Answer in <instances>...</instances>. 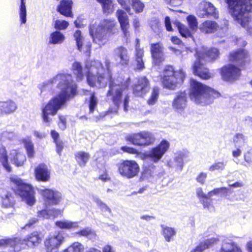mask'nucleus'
<instances>
[{"instance_id": "obj_26", "label": "nucleus", "mask_w": 252, "mask_h": 252, "mask_svg": "<svg viewBox=\"0 0 252 252\" xmlns=\"http://www.w3.org/2000/svg\"><path fill=\"white\" fill-rule=\"evenodd\" d=\"M0 162L7 172L12 171V168L9 163L8 155L5 146H0Z\"/></svg>"}, {"instance_id": "obj_54", "label": "nucleus", "mask_w": 252, "mask_h": 252, "mask_svg": "<svg viewBox=\"0 0 252 252\" xmlns=\"http://www.w3.org/2000/svg\"><path fill=\"white\" fill-rule=\"evenodd\" d=\"M164 2L172 7H177L181 5L184 0H163Z\"/></svg>"}, {"instance_id": "obj_40", "label": "nucleus", "mask_w": 252, "mask_h": 252, "mask_svg": "<svg viewBox=\"0 0 252 252\" xmlns=\"http://www.w3.org/2000/svg\"><path fill=\"white\" fill-rule=\"evenodd\" d=\"M203 10L204 13L202 14L203 16L207 17L212 15L215 12L216 8L212 3L210 2L203 1Z\"/></svg>"}, {"instance_id": "obj_22", "label": "nucleus", "mask_w": 252, "mask_h": 252, "mask_svg": "<svg viewBox=\"0 0 252 252\" xmlns=\"http://www.w3.org/2000/svg\"><path fill=\"white\" fill-rule=\"evenodd\" d=\"M98 25L109 36L115 34L118 32V29L116 28V22L114 19H104L101 21Z\"/></svg>"}, {"instance_id": "obj_9", "label": "nucleus", "mask_w": 252, "mask_h": 252, "mask_svg": "<svg viewBox=\"0 0 252 252\" xmlns=\"http://www.w3.org/2000/svg\"><path fill=\"white\" fill-rule=\"evenodd\" d=\"M117 171L123 178L130 179L137 176L140 167L137 162L132 159H124L117 164Z\"/></svg>"}, {"instance_id": "obj_1", "label": "nucleus", "mask_w": 252, "mask_h": 252, "mask_svg": "<svg viewBox=\"0 0 252 252\" xmlns=\"http://www.w3.org/2000/svg\"><path fill=\"white\" fill-rule=\"evenodd\" d=\"M104 64L105 67L101 62H94L92 66L96 69V73L88 71L86 74L87 83L90 87L99 89L108 86L106 96L110 98L116 107L119 108L122 102L123 92L128 88L130 79L128 78L126 81L115 80L110 70V61L106 59Z\"/></svg>"}, {"instance_id": "obj_47", "label": "nucleus", "mask_w": 252, "mask_h": 252, "mask_svg": "<svg viewBox=\"0 0 252 252\" xmlns=\"http://www.w3.org/2000/svg\"><path fill=\"white\" fill-rule=\"evenodd\" d=\"M97 104V100L94 93L91 94L89 101V113H93Z\"/></svg>"}, {"instance_id": "obj_31", "label": "nucleus", "mask_w": 252, "mask_h": 252, "mask_svg": "<svg viewBox=\"0 0 252 252\" xmlns=\"http://www.w3.org/2000/svg\"><path fill=\"white\" fill-rule=\"evenodd\" d=\"M55 225L62 229L71 230L78 227V222L66 220H58L55 222Z\"/></svg>"}, {"instance_id": "obj_35", "label": "nucleus", "mask_w": 252, "mask_h": 252, "mask_svg": "<svg viewBox=\"0 0 252 252\" xmlns=\"http://www.w3.org/2000/svg\"><path fill=\"white\" fill-rule=\"evenodd\" d=\"M144 56V50L141 48H137L135 53V59L136 61V68L138 70H142L145 68L144 63L143 61Z\"/></svg>"}, {"instance_id": "obj_48", "label": "nucleus", "mask_w": 252, "mask_h": 252, "mask_svg": "<svg viewBox=\"0 0 252 252\" xmlns=\"http://www.w3.org/2000/svg\"><path fill=\"white\" fill-rule=\"evenodd\" d=\"M20 17L21 24H25L26 22V7L24 0H20Z\"/></svg>"}, {"instance_id": "obj_64", "label": "nucleus", "mask_w": 252, "mask_h": 252, "mask_svg": "<svg viewBox=\"0 0 252 252\" xmlns=\"http://www.w3.org/2000/svg\"><path fill=\"white\" fill-rule=\"evenodd\" d=\"M247 44L246 41L242 38H236L235 40V44L237 46L244 47Z\"/></svg>"}, {"instance_id": "obj_39", "label": "nucleus", "mask_w": 252, "mask_h": 252, "mask_svg": "<svg viewBox=\"0 0 252 252\" xmlns=\"http://www.w3.org/2000/svg\"><path fill=\"white\" fill-rule=\"evenodd\" d=\"M141 133L140 132L128 135L126 137V140L134 145L141 146Z\"/></svg>"}, {"instance_id": "obj_41", "label": "nucleus", "mask_w": 252, "mask_h": 252, "mask_svg": "<svg viewBox=\"0 0 252 252\" xmlns=\"http://www.w3.org/2000/svg\"><path fill=\"white\" fill-rule=\"evenodd\" d=\"M212 244L213 243L209 240L201 242L194 249L191 250L190 252H202L203 251L211 247Z\"/></svg>"}, {"instance_id": "obj_3", "label": "nucleus", "mask_w": 252, "mask_h": 252, "mask_svg": "<svg viewBox=\"0 0 252 252\" xmlns=\"http://www.w3.org/2000/svg\"><path fill=\"white\" fill-rule=\"evenodd\" d=\"M67 76L70 75H61V81L58 85V87L61 92L56 96L52 97L43 107L41 110V116L43 122L49 126L52 119L50 116H55L58 111L65 104L67 100L68 94L69 92L72 95L77 93L76 87L72 84V80L67 79Z\"/></svg>"}, {"instance_id": "obj_53", "label": "nucleus", "mask_w": 252, "mask_h": 252, "mask_svg": "<svg viewBox=\"0 0 252 252\" xmlns=\"http://www.w3.org/2000/svg\"><path fill=\"white\" fill-rule=\"evenodd\" d=\"M76 234L80 236L88 237L93 235V232L90 228L87 227L78 231Z\"/></svg>"}, {"instance_id": "obj_43", "label": "nucleus", "mask_w": 252, "mask_h": 252, "mask_svg": "<svg viewBox=\"0 0 252 252\" xmlns=\"http://www.w3.org/2000/svg\"><path fill=\"white\" fill-rule=\"evenodd\" d=\"M97 2L101 4L104 13H109L112 11L113 5L111 0H100Z\"/></svg>"}, {"instance_id": "obj_28", "label": "nucleus", "mask_w": 252, "mask_h": 252, "mask_svg": "<svg viewBox=\"0 0 252 252\" xmlns=\"http://www.w3.org/2000/svg\"><path fill=\"white\" fill-rule=\"evenodd\" d=\"M50 134L53 142L56 145V152L59 156H61L64 146L63 142L60 139V135L55 130H51Z\"/></svg>"}, {"instance_id": "obj_5", "label": "nucleus", "mask_w": 252, "mask_h": 252, "mask_svg": "<svg viewBox=\"0 0 252 252\" xmlns=\"http://www.w3.org/2000/svg\"><path fill=\"white\" fill-rule=\"evenodd\" d=\"M220 55L219 49L215 47H211L202 52H196L195 54L196 59L191 66L193 74L202 80L212 79L214 74L204 62H213L219 58Z\"/></svg>"}, {"instance_id": "obj_29", "label": "nucleus", "mask_w": 252, "mask_h": 252, "mask_svg": "<svg viewBox=\"0 0 252 252\" xmlns=\"http://www.w3.org/2000/svg\"><path fill=\"white\" fill-rule=\"evenodd\" d=\"M26 160V155L23 152H20L18 150H15V152L11 158V161L16 166H22L24 165Z\"/></svg>"}, {"instance_id": "obj_58", "label": "nucleus", "mask_w": 252, "mask_h": 252, "mask_svg": "<svg viewBox=\"0 0 252 252\" xmlns=\"http://www.w3.org/2000/svg\"><path fill=\"white\" fill-rule=\"evenodd\" d=\"M244 160L248 165H252V152L251 151H247L244 155Z\"/></svg>"}, {"instance_id": "obj_61", "label": "nucleus", "mask_w": 252, "mask_h": 252, "mask_svg": "<svg viewBox=\"0 0 252 252\" xmlns=\"http://www.w3.org/2000/svg\"><path fill=\"white\" fill-rule=\"evenodd\" d=\"M12 240L10 238L0 239V247H5L11 244Z\"/></svg>"}, {"instance_id": "obj_18", "label": "nucleus", "mask_w": 252, "mask_h": 252, "mask_svg": "<svg viewBox=\"0 0 252 252\" xmlns=\"http://www.w3.org/2000/svg\"><path fill=\"white\" fill-rule=\"evenodd\" d=\"M34 175L36 181L46 182L50 179L51 172L46 164L41 163L35 167Z\"/></svg>"}, {"instance_id": "obj_34", "label": "nucleus", "mask_w": 252, "mask_h": 252, "mask_svg": "<svg viewBox=\"0 0 252 252\" xmlns=\"http://www.w3.org/2000/svg\"><path fill=\"white\" fill-rule=\"evenodd\" d=\"M71 70L75 75L76 79L81 81L84 77L82 66L80 62H74L72 65Z\"/></svg>"}, {"instance_id": "obj_60", "label": "nucleus", "mask_w": 252, "mask_h": 252, "mask_svg": "<svg viewBox=\"0 0 252 252\" xmlns=\"http://www.w3.org/2000/svg\"><path fill=\"white\" fill-rule=\"evenodd\" d=\"M98 179L104 182L110 181L111 180V178L109 176L108 172L106 169L98 176Z\"/></svg>"}, {"instance_id": "obj_46", "label": "nucleus", "mask_w": 252, "mask_h": 252, "mask_svg": "<svg viewBox=\"0 0 252 252\" xmlns=\"http://www.w3.org/2000/svg\"><path fill=\"white\" fill-rule=\"evenodd\" d=\"M69 25L68 22L66 20L57 19L54 22V28L56 30V31H60L66 30Z\"/></svg>"}, {"instance_id": "obj_6", "label": "nucleus", "mask_w": 252, "mask_h": 252, "mask_svg": "<svg viewBox=\"0 0 252 252\" xmlns=\"http://www.w3.org/2000/svg\"><path fill=\"white\" fill-rule=\"evenodd\" d=\"M224 0L233 20L248 32L252 33V17L249 14L252 11V0Z\"/></svg>"}, {"instance_id": "obj_38", "label": "nucleus", "mask_w": 252, "mask_h": 252, "mask_svg": "<svg viewBox=\"0 0 252 252\" xmlns=\"http://www.w3.org/2000/svg\"><path fill=\"white\" fill-rule=\"evenodd\" d=\"M84 251V245L80 242H74L70 245L63 252H83Z\"/></svg>"}, {"instance_id": "obj_50", "label": "nucleus", "mask_w": 252, "mask_h": 252, "mask_svg": "<svg viewBox=\"0 0 252 252\" xmlns=\"http://www.w3.org/2000/svg\"><path fill=\"white\" fill-rule=\"evenodd\" d=\"M230 191L229 189L226 187H220L215 188L213 190L209 191L208 192V195L210 196H212L213 195H216L220 193H223L225 195H227Z\"/></svg>"}, {"instance_id": "obj_62", "label": "nucleus", "mask_w": 252, "mask_h": 252, "mask_svg": "<svg viewBox=\"0 0 252 252\" xmlns=\"http://www.w3.org/2000/svg\"><path fill=\"white\" fill-rule=\"evenodd\" d=\"M130 101V97L128 94H126L123 100V106H124V110L126 112L128 110V104Z\"/></svg>"}, {"instance_id": "obj_14", "label": "nucleus", "mask_w": 252, "mask_h": 252, "mask_svg": "<svg viewBox=\"0 0 252 252\" xmlns=\"http://www.w3.org/2000/svg\"><path fill=\"white\" fill-rule=\"evenodd\" d=\"M118 3L127 12L132 9L135 13L142 12L145 8V4L141 0H117Z\"/></svg>"}, {"instance_id": "obj_11", "label": "nucleus", "mask_w": 252, "mask_h": 252, "mask_svg": "<svg viewBox=\"0 0 252 252\" xmlns=\"http://www.w3.org/2000/svg\"><path fill=\"white\" fill-rule=\"evenodd\" d=\"M43 236L40 231H33L22 239H19L18 244L25 245L30 248L38 246L42 242Z\"/></svg>"}, {"instance_id": "obj_63", "label": "nucleus", "mask_w": 252, "mask_h": 252, "mask_svg": "<svg viewBox=\"0 0 252 252\" xmlns=\"http://www.w3.org/2000/svg\"><path fill=\"white\" fill-rule=\"evenodd\" d=\"M95 202L101 209H103L105 210H110V209L108 208V207L99 199H96L95 200Z\"/></svg>"}, {"instance_id": "obj_37", "label": "nucleus", "mask_w": 252, "mask_h": 252, "mask_svg": "<svg viewBox=\"0 0 252 252\" xmlns=\"http://www.w3.org/2000/svg\"><path fill=\"white\" fill-rule=\"evenodd\" d=\"M23 142L28 157L29 158H33L35 155V151L32 142L31 140L27 139L24 140Z\"/></svg>"}, {"instance_id": "obj_42", "label": "nucleus", "mask_w": 252, "mask_h": 252, "mask_svg": "<svg viewBox=\"0 0 252 252\" xmlns=\"http://www.w3.org/2000/svg\"><path fill=\"white\" fill-rule=\"evenodd\" d=\"M159 94V89L158 87H154L150 97L147 100V103L149 105L155 104L157 101Z\"/></svg>"}, {"instance_id": "obj_27", "label": "nucleus", "mask_w": 252, "mask_h": 252, "mask_svg": "<svg viewBox=\"0 0 252 252\" xmlns=\"http://www.w3.org/2000/svg\"><path fill=\"white\" fill-rule=\"evenodd\" d=\"M90 158V154L85 151H79L74 155V158L77 163L81 167L86 166Z\"/></svg>"}, {"instance_id": "obj_51", "label": "nucleus", "mask_w": 252, "mask_h": 252, "mask_svg": "<svg viewBox=\"0 0 252 252\" xmlns=\"http://www.w3.org/2000/svg\"><path fill=\"white\" fill-rule=\"evenodd\" d=\"M225 168V164L223 161L216 162L209 167V170L213 172L214 171H221Z\"/></svg>"}, {"instance_id": "obj_45", "label": "nucleus", "mask_w": 252, "mask_h": 252, "mask_svg": "<svg viewBox=\"0 0 252 252\" xmlns=\"http://www.w3.org/2000/svg\"><path fill=\"white\" fill-rule=\"evenodd\" d=\"M73 36L76 41L77 49L81 51L83 45V37L82 35L81 31L79 30H76L74 32Z\"/></svg>"}, {"instance_id": "obj_15", "label": "nucleus", "mask_w": 252, "mask_h": 252, "mask_svg": "<svg viewBox=\"0 0 252 252\" xmlns=\"http://www.w3.org/2000/svg\"><path fill=\"white\" fill-rule=\"evenodd\" d=\"M39 193L44 201L51 205L59 204L62 198V194L59 191L50 189H41Z\"/></svg>"}, {"instance_id": "obj_8", "label": "nucleus", "mask_w": 252, "mask_h": 252, "mask_svg": "<svg viewBox=\"0 0 252 252\" xmlns=\"http://www.w3.org/2000/svg\"><path fill=\"white\" fill-rule=\"evenodd\" d=\"M186 76V73L182 69L176 70L172 65H167L163 69L160 80L163 88L174 90L183 84Z\"/></svg>"}, {"instance_id": "obj_36", "label": "nucleus", "mask_w": 252, "mask_h": 252, "mask_svg": "<svg viewBox=\"0 0 252 252\" xmlns=\"http://www.w3.org/2000/svg\"><path fill=\"white\" fill-rule=\"evenodd\" d=\"M162 234L167 242H170L173 236L176 235V232L174 228L161 225Z\"/></svg>"}, {"instance_id": "obj_13", "label": "nucleus", "mask_w": 252, "mask_h": 252, "mask_svg": "<svg viewBox=\"0 0 252 252\" xmlns=\"http://www.w3.org/2000/svg\"><path fill=\"white\" fill-rule=\"evenodd\" d=\"M63 240L64 237L60 233L55 235L48 236L44 241L46 252H58Z\"/></svg>"}, {"instance_id": "obj_2", "label": "nucleus", "mask_w": 252, "mask_h": 252, "mask_svg": "<svg viewBox=\"0 0 252 252\" xmlns=\"http://www.w3.org/2000/svg\"><path fill=\"white\" fill-rule=\"evenodd\" d=\"M228 63L219 69L221 79L226 82L234 83L238 80L242 75V69H245L252 62V57L249 51L244 48L230 52L228 55Z\"/></svg>"}, {"instance_id": "obj_25", "label": "nucleus", "mask_w": 252, "mask_h": 252, "mask_svg": "<svg viewBox=\"0 0 252 252\" xmlns=\"http://www.w3.org/2000/svg\"><path fill=\"white\" fill-rule=\"evenodd\" d=\"M219 25L215 21L207 20L202 22L199 27L202 32L205 33H212L217 31Z\"/></svg>"}, {"instance_id": "obj_19", "label": "nucleus", "mask_w": 252, "mask_h": 252, "mask_svg": "<svg viewBox=\"0 0 252 252\" xmlns=\"http://www.w3.org/2000/svg\"><path fill=\"white\" fill-rule=\"evenodd\" d=\"M72 0H60L57 6L56 11L65 17H73Z\"/></svg>"}, {"instance_id": "obj_59", "label": "nucleus", "mask_w": 252, "mask_h": 252, "mask_svg": "<svg viewBox=\"0 0 252 252\" xmlns=\"http://www.w3.org/2000/svg\"><path fill=\"white\" fill-rule=\"evenodd\" d=\"M207 174L206 173L201 172L199 174V175L196 177V181L199 183L200 184L203 185L205 182L206 179L207 178Z\"/></svg>"}, {"instance_id": "obj_44", "label": "nucleus", "mask_w": 252, "mask_h": 252, "mask_svg": "<svg viewBox=\"0 0 252 252\" xmlns=\"http://www.w3.org/2000/svg\"><path fill=\"white\" fill-rule=\"evenodd\" d=\"M177 27L181 35L184 37L187 38L191 36V33L188 28L184 24L178 22Z\"/></svg>"}, {"instance_id": "obj_30", "label": "nucleus", "mask_w": 252, "mask_h": 252, "mask_svg": "<svg viewBox=\"0 0 252 252\" xmlns=\"http://www.w3.org/2000/svg\"><path fill=\"white\" fill-rule=\"evenodd\" d=\"M219 252H242L240 248L234 242H226L222 244Z\"/></svg>"}, {"instance_id": "obj_57", "label": "nucleus", "mask_w": 252, "mask_h": 252, "mask_svg": "<svg viewBox=\"0 0 252 252\" xmlns=\"http://www.w3.org/2000/svg\"><path fill=\"white\" fill-rule=\"evenodd\" d=\"M121 150L125 153H127L130 154H137L138 153V151L136 149L128 147L126 146H122L121 147Z\"/></svg>"}, {"instance_id": "obj_24", "label": "nucleus", "mask_w": 252, "mask_h": 252, "mask_svg": "<svg viewBox=\"0 0 252 252\" xmlns=\"http://www.w3.org/2000/svg\"><path fill=\"white\" fill-rule=\"evenodd\" d=\"M116 55L120 58V63L123 66L128 65L130 58L128 54L127 49L123 46H120L116 48Z\"/></svg>"}, {"instance_id": "obj_32", "label": "nucleus", "mask_w": 252, "mask_h": 252, "mask_svg": "<svg viewBox=\"0 0 252 252\" xmlns=\"http://www.w3.org/2000/svg\"><path fill=\"white\" fill-rule=\"evenodd\" d=\"M64 39V35L60 31H55L50 33L49 43L50 44H61L63 42Z\"/></svg>"}, {"instance_id": "obj_4", "label": "nucleus", "mask_w": 252, "mask_h": 252, "mask_svg": "<svg viewBox=\"0 0 252 252\" xmlns=\"http://www.w3.org/2000/svg\"><path fill=\"white\" fill-rule=\"evenodd\" d=\"M13 187L2 190L0 195L1 203L5 208L12 207L15 203V195L19 196L28 205L32 206L35 202V191L33 186L20 178L10 177Z\"/></svg>"}, {"instance_id": "obj_16", "label": "nucleus", "mask_w": 252, "mask_h": 252, "mask_svg": "<svg viewBox=\"0 0 252 252\" xmlns=\"http://www.w3.org/2000/svg\"><path fill=\"white\" fill-rule=\"evenodd\" d=\"M89 32L93 41L98 45H103L108 40L107 34L99 25H92L89 27Z\"/></svg>"}, {"instance_id": "obj_49", "label": "nucleus", "mask_w": 252, "mask_h": 252, "mask_svg": "<svg viewBox=\"0 0 252 252\" xmlns=\"http://www.w3.org/2000/svg\"><path fill=\"white\" fill-rule=\"evenodd\" d=\"M187 19L190 29L192 31H196L198 28V22L196 17L193 15H189L187 17Z\"/></svg>"}, {"instance_id": "obj_52", "label": "nucleus", "mask_w": 252, "mask_h": 252, "mask_svg": "<svg viewBox=\"0 0 252 252\" xmlns=\"http://www.w3.org/2000/svg\"><path fill=\"white\" fill-rule=\"evenodd\" d=\"M211 197L208 195V193L206 197H204L200 200L204 208H209L210 206H212V199L211 198Z\"/></svg>"}, {"instance_id": "obj_20", "label": "nucleus", "mask_w": 252, "mask_h": 252, "mask_svg": "<svg viewBox=\"0 0 252 252\" xmlns=\"http://www.w3.org/2000/svg\"><path fill=\"white\" fill-rule=\"evenodd\" d=\"M116 13L124 36L125 37H127L129 35V32L128 30L130 27V24L128 17L127 16L126 12L121 9H118L116 11Z\"/></svg>"}, {"instance_id": "obj_56", "label": "nucleus", "mask_w": 252, "mask_h": 252, "mask_svg": "<svg viewBox=\"0 0 252 252\" xmlns=\"http://www.w3.org/2000/svg\"><path fill=\"white\" fill-rule=\"evenodd\" d=\"M58 125L59 128L62 130H64L66 128V120L63 116L60 115L59 116V123Z\"/></svg>"}, {"instance_id": "obj_55", "label": "nucleus", "mask_w": 252, "mask_h": 252, "mask_svg": "<svg viewBox=\"0 0 252 252\" xmlns=\"http://www.w3.org/2000/svg\"><path fill=\"white\" fill-rule=\"evenodd\" d=\"M38 221V220L36 218L30 219L28 222L22 227V229H30L34 227V225Z\"/></svg>"}, {"instance_id": "obj_10", "label": "nucleus", "mask_w": 252, "mask_h": 252, "mask_svg": "<svg viewBox=\"0 0 252 252\" xmlns=\"http://www.w3.org/2000/svg\"><path fill=\"white\" fill-rule=\"evenodd\" d=\"M169 146V143L165 140H162L157 146L152 148L148 154H145V157L157 163L167 151Z\"/></svg>"}, {"instance_id": "obj_17", "label": "nucleus", "mask_w": 252, "mask_h": 252, "mask_svg": "<svg viewBox=\"0 0 252 252\" xmlns=\"http://www.w3.org/2000/svg\"><path fill=\"white\" fill-rule=\"evenodd\" d=\"M149 87V81L146 76L139 77L133 86V93L137 96L142 97L148 92Z\"/></svg>"}, {"instance_id": "obj_7", "label": "nucleus", "mask_w": 252, "mask_h": 252, "mask_svg": "<svg viewBox=\"0 0 252 252\" xmlns=\"http://www.w3.org/2000/svg\"><path fill=\"white\" fill-rule=\"evenodd\" d=\"M220 96L218 91L210 87L195 79L190 80L189 96L196 103L209 105Z\"/></svg>"}, {"instance_id": "obj_12", "label": "nucleus", "mask_w": 252, "mask_h": 252, "mask_svg": "<svg viewBox=\"0 0 252 252\" xmlns=\"http://www.w3.org/2000/svg\"><path fill=\"white\" fill-rule=\"evenodd\" d=\"M150 52L153 64L160 65L165 60L163 44L160 42L150 44Z\"/></svg>"}, {"instance_id": "obj_23", "label": "nucleus", "mask_w": 252, "mask_h": 252, "mask_svg": "<svg viewBox=\"0 0 252 252\" xmlns=\"http://www.w3.org/2000/svg\"><path fill=\"white\" fill-rule=\"evenodd\" d=\"M17 106L11 99L0 101V117L3 115H8L15 112Z\"/></svg>"}, {"instance_id": "obj_33", "label": "nucleus", "mask_w": 252, "mask_h": 252, "mask_svg": "<svg viewBox=\"0 0 252 252\" xmlns=\"http://www.w3.org/2000/svg\"><path fill=\"white\" fill-rule=\"evenodd\" d=\"M141 145L146 147L152 144L155 141L153 135L147 131H141Z\"/></svg>"}, {"instance_id": "obj_21", "label": "nucleus", "mask_w": 252, "mask_h": 252, "mask_svg": "<svg viewBox=\"0 0 252 252\" xmlns=\"http://www.w3.org/2000/svg\"><path fill=\"white\" fill-rule=\"evenodd\" d=\"M187 96L185 91L179 92L172 102L173 108L178 112H183L187 106Z\"/></svg>"}]
</instances>
